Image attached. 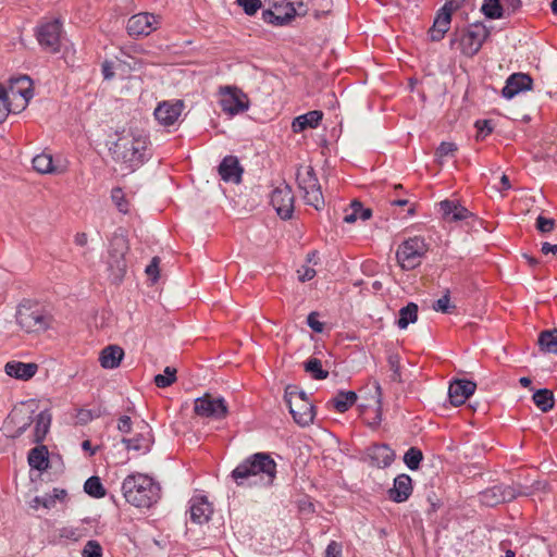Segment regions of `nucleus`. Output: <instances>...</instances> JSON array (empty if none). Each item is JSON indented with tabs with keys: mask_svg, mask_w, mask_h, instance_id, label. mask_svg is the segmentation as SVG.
<instances>
[{
	"mask_svg": "<svg viewBox=\"0 0 557 557\" xmlns=\"http://www.w3.org/2000/svg\"><path fill=\"white\" fill-rule=\"evenodd\" d=\"M148 134L139 128H127L116 133V140L109 148L112 159L122 171L132 173L150 158Z\"/></svg>",
	"mask_w": 557,
	"mask_h": 557,
	"instance_id": "obj_1",
	"label": "nucleus"
},
{
	"mask_svg": "<svg viewBox=\"0 0 557 557\" xmlns=\"http://www.w3.org/2000/svg\"><path fill=\"white\" fill-rule=\"evenodd\" d=\"M51 421L52 414L48 409L34 416V410L14 408L4 420L3 430L8 437L18 438L35 423L33 432L27 436L28 444H40L50 430Z\"/></svg>",
	"mask_w": 557,
	"mask_h": 557,
	"instance_id": "obj_2",
	"label": "nucleus"
},
{
	"mask_svg": "<svg viewBox=\"0 0 557 557\" xmlns=\"http://www.w3.org/2000/svg\"><path fill=\"white\" fill-rule=\"evenodd\" d=\"M238 486H272L276 478V462L268 453H255L244 459L232 472Z\"/></svg>",
	"mask_w": 557,
	"mask_h": 557,
	"instance_id": "obj_3",
	"label": "nucleus"
},
{
	"mask_svg": "<svg viewBox=\"0 0 557 557\" xmlns=\"http://www.w3.org/2000/svg\"><path fill=\"white\" fill-rule=\"evenodd\" d=\"M125 500L137 508H150L160 498V486L152 478L135 473L127 475L122 483Z\"/></svg>",
	"mask_w": 557,
	"mask_h": 557,
	"instance_id": "obj_4",
	"label": "nucleus"
},
{
	"mask_svg": "<svg viewBox=\"0 0 557 557\" xmlns=\"http://www.w3.org/2000/svg\"><path fill=\"white\" fill-rule=\"evenodd\" d=\"M16 323L27 334H40L52 326L53 317L38 301L23 300L16 310Z\"/></svg>",
	"mask_w": 557,
	"mask_h": 557,
	"instance_id": "obj_5",
	"label": "nucleus"
},
{
	"mask_svg": "<svg viewBox=\"0 0 557 557\" xmlns=\"http://www.w3.org/2000/svg\"><path fill=\"white\" fill-rule=\"evenodd\" d=\"M284 399L297 424L307 426L313 422L314 406L302 389H299L296 385H287Z\"/></svg>",
	"mask_w": 557,
	"mask_h": 557,
	"instance_id": "obj_6",
	"label": "nucleus"
},
{
	"mask_svg": "<svg viewBox=\"0 0 557 557\" xmlns=\"http://www.w3.org/2000/svg\"><path fill=\"white\" fill-rule=\"evenodd\" d=\"M308 4L304 0H294L286 2L285 0H269V9L262 12L264 22L275 25H284L288 23L295 15H306Z\"/></svg>",
	"mask_w": 557,
	"mask_h": 557,
	"instance_id": "obj_7",
	"label": "nucleus"
},
{
	"mask_svg": "<svg viewBox=\"0 0 557 557\" xmlns=\"http://www.w3.org/2000/svg\"><path fill=\"white\" fill-rule=\"evenodd\" d=\"M488 36V30L482 24H474L459 33H455L450 40L451 48L460 50L466 57H473L479 52Z\"/></svg>",
	"mask_w": 557,
	"mask_h": 557,
	"instance_id": "obj_8",
	"label": "nucleus"
},
{
	"mask_svg": "<svg viewBox=\"0 0 557 557\" xmlns=\"http://www.w3.org/2000/svg\"><path fill=\"white\" fill-rule=\"evenodd\" d=\"M5 100L13 109V113L22 112L34 96L33 82L24 75L10 79L8 87H4Z\"/></svg>",
	"mask_w": 557,
	"mask_h": 557,
	"instance_id": "obj_9",
	"label": "nucleus"
},
{
	"mask_svg": "<svg viewBox=\"0 0 557 557\" xmlns=\"http://www.w3.org/2000/svg\"><path fill=\"white\" fill-rule=\"evenodd\" d=\"M428 250L429 245L423 237L414 236L408 238L397 249L398 263L403 269H414L421 263Z\"/></svg>",
	"mask_w": 557,
	"mask_h": 557,
	"instance_id": "obj_10",
	"label": "nucleus"
},
{
	"mask_svg": "<svg viewBox=\"0 0 557 557\" xmlns=\"http://www.w3.org/2000/svg\"><path fill=\"white\" fill-rule=\"evenodd\" d=\"M196 416L211 420H223L228 416V406L223 397H214L209 393L194 401Z\"/></svg>",
	"mask_w": 557,
	"mask_h": 557,
	"instance_id": "obj_11",
	"label": "nucleus"
},
{
	"mask_svg": "<svg viewBox=\"0 0 557 557\" xmlns=\"http://www.w3.org/2000/svg\"><path fill=\"white\" fill-rule=\"evenodd\" d=\"M219 103L223 112L234 116L249 108L247 95L235 86H222L219 88Z\"/></svg>",
	"mask_w": 557,
	"mask_h": 557,
	"instance_id": "obj_12",
	"label": "nucleus"
},
{
	"mask_svg": "<svg viewBox=\"0 0 557 557\" xmlns=\"http://www.w3.org/2000/svg\"><path fill=\"white\" fill-rule=\"evenodd\" d=\"M129 250L128 239L122 233H114L109 244L108 264L112 274L116 277L123 276L126 271L125 256Z\"/></svg>",
	"mask_w": 557,
	"mask_h": 557,
	"instance_id": "obj_13",
	"label": "nucleus"
},
{
	"mask_svg": "<svg viewBox=\"0 0 557 557\" xmlns=\"http://www.w3.org/2000/svg\"><path fill=\"white\" fill-rule=\"evenodd\" d=\"M160 16L148 12L132 15L126 23V30L131 37H146L160 27Z\"/></svg>",
	"mask_w": 557,
	"mask_h": 557,
	"instance_id": "obj_14",
	"label": "nucleus"
},
{
	"mask_svg": "<svg viewBox=\"0 0 557 557\" xmlns=\"http://www.w3.org/2000/svg\"><path fill=\"white\" fill-rule=\"evenodd\" d=\"M298 181L299 187L304 190L306 203L314 207L317 210L321 209L324 205V199L313 169L308 168L305 173H299Z\"/></svg>",
	"mask_w": 557,
	"mask_h": 557,
	"instance_id": "obj_15",
	"label": "nucleus"
},
{
	"mask_svg": "<svg viewBox=\"0 0 557 557\" xmlns=\"http://www.w3.org/2000/svg\"><path fill=\"white\" fill-rule=\"evenodd\" d=\"M519 495H530L528 492L517 491L510 485H495L480 493V503L487 507H494L498 504L510 502Z\"/></svg>",
	"mask_w": 557,
	"mask_h": 557,
	"instance_id": "obj_16",
	"label": "nucleus"
},
{
	"mask_svg": "<svg viewBox=\"0 0 557 557\" xmlns=\"http://www.w3.org/2000/svg\"><path fill=\"white\" fill-rule=\"evenodd\" d=\"M271 205L282 219H290L294 212V194L285 183H281L271 193Z\"/></svg>",
	"mask_w": 557,
	"mask_h": 557,
	"instance_id": "obj_17",
	"label": "nucleus"
},
{
	"mask_svg": "<svg viewBox=\"0 0 557 557\" xmlns=\"http://www.w3.org/2000/svg\"><path fill=\"white\" fill-rule=\"evenodd\" d=\"M62 24L59 20L42 23L37 30V39L41 47L50 52H58L60 49V36Z\"/></svg>",
	"mask_w": 557,
	"mask_h": 557,
	"instance_id": "obj_18",
	"label": "nucleus"
},
{
	"mask_svg": "<svg viewBox=\"0 0 557 557\" xmlns=\"http://www.w3.org/2000/svg\"><path fill=\"white\" fill-rule=\"evenodd\" d=\"M184 108L183 100L162 101L154 109L153 115L159 124L172 126L181 116Z\"/></svg>",
	"mask_w": 557,
	"mask_h": 557,
	"instance_id": "obj_19",
	"label": "nucleus"
},
{
	"mask_svg": "<svg viewBox=\"0 0 557 557\" xmlns=\"http://www.w3.org/2000/svg\"><path fill=\"white\" fill-rule=\"evenodd\" d=\"M476 384L468 380H455L448 387V397L454 406L462 405L474 392Z\"/></svg>",
	"mask_w": 557,
	"mask_h": 557,
	"instance_id": "obj_20",
	"label": "nucleus"
},
{
	"mask_svg": "<svg viewBox=\"0 0 557 557\" xmlns=\"http://www.w3.org/2000/svg\"><path fill=\"white\" fill-rule=\"evenodd\" d=\"M33 169L40 174H63L66 172V165L59 160L54 161L52 156L47 152L39 153L33 158Z\"/></svg>",
	"mask_w": 557,
	"mask_h": 557,
	"instance_id": "obj_21",
	"label": "nucleus"
},
{
	"mask_svg": "<svg viewBox=\"0 0 557 557\" xmlns=\"http://www.w3.org/2000/svg\"><path fill=\"white\" fill-rule=\"evenodd\" d=\"M532 84L533 81L528 74L515 73L507 78L506 85L502 90V95L506 99H511L521 91L530 90L532 88Z\"/></svg>",
	"mask_w": 557,
	"mask_h": 557,
	"instance_id": "obj_22",
	"label": "nucleus"
},
{
	"mask_svg": "<svg viewBox=\"0 0 557 557\" xmlns=\"http://www.w3.org/2000/svg\"><path fill=\"white\" fill-rule=\"evenodd\" d=\"M38 371V364L35 362H22L17 360L8 361L4 364V372L8 376H11L21 381H28Z\"/></svg>",
	"mask_w": 557,
	"mask_h": 557,
	"instance_id": "obj_23",
	"label": "nucleus"
},
{
	"mask_svg": "<svg viewBox=\"0 0 557 557\" xmlns=\"http://www.w3.org/2000/svg\"><path fill=\"white\" fill-rule=\"evenodd\" d=\"M370 463L376 468H387L395 459L394 450L386 444H374L368 448Z\"/></svg>",
	"mask_w": 557,
	"mask_h": 557,
	"instance_id": "obj_24",
	"label": "nucleus"
},
{
	"mask_svg": "<svg viewBox=\"0 0 557 557\" xmlns=\"http://www.w3.org/2000/svg\"><path fill=\"white\" fill-rule=\"evenodd\" d=\"M412 493V480L408 474H399L394 479V485L388 491L389 498L395 503H403Z\"/></svg>",
	"mask_w": 557,
	"mask_h": 557,
	"instance_id": "obj_25",
	"label": "nucleus"
},
{
	"mask_svg": "<svg viewBox=\"0 0 557 557\" xmlns=\"http://www.w3.org/2000/svg\"><path fill=\"white\" fill-rule=\"evenodd\" d=\"M219 174L225 182L239 183L242 180L243 168L239 165L236 157L227 156L219 165Z\"/></svg>",
	"mask_w": 557,
	"mask_h": 557,
	"instance_id": "obj_26",
	"label": "nucleus"
},
{
	"mask_svg": "<svg viewBox=\"0 0 557 557\" xmlns=\"http://www.w3.org/2000/svg\"><path fill=\"white\" fill-rule=\"evenodd\" d=\"M451 11L445 10L443 7L438 10L433 26L430 29V36L433 41H440L444 38L451 23Z\"/></svg>",
	"mask_w": 557,
	"mask_h": 557,
	"instance_id": "obj_27",
	"label": "nucleus"
},
{
	"mask_svg": "<svg viewBox=\"0 0 557 557\" xmlns=\"http://www.w3.org/2000/svg\"><path fill=\"white\" fill-rule=\"evenodd\" d=\"M212 513L211 504L205 496L196 497L191 500L190 519L193 522L202 524L208 522Z\"/></svg>",
	"mask_w": 557,
	"mask_h": 557,
	"instance_id": "obj_28",
	"label": "nucleus"
},
{
	"mask_svg": "<svg viewBox=\"0 0 557 557\" xmlns=\"http://www.w3.org/2000/svg\"><path fill=\"white\" fill-rule=\"evenodd\" d=\"M124 357V350L117 345H109L100 351L99 362L103 369H115Z\"/></svg>",
	"mask_w": 557,
	"mask_h": 557,
	"instance_id": "obj_29",
	"label": "nucleus"
},
{
	"mask_svg": "<svg viewBox=\"0 0 557 557\" xmlns=\"http://www.w3.org/2000/svg\"><path fill=\"white\" fill-rule=\"evenodd\" d=\"M323 117L322 111L313 110L295 117L292 122L294 133H300L307 128H315Z\"/></svg>",
	"mask_w": 557,
	"mask_h": 557,
	"instance_id": "obj_30",
	"label": "nucleus"
},
{
	"mask_svg": "<svg viewBox=\"0 0 557 557\" xmlns=\"http://www.w3.org/2000/svg\"><path fill=\"white\" fill-rule=\"evenodd\" d=\"M444 218L449 221H462L470 216V212L459 203L444 200L440 203Z\"/></svg>",
	"mask_w": 557,
	"mask_h": 557,
	"instance_id": "obj_31",
	"label": "nucleus"
},
{
	"mask_svg": "<svg viewBox=\"0 0 557 557\" xmlns=\"http://www.w3.org/2000/svg\"><path fill=\"white\" fill-rule=\"evenodd\" d=\"M122 443L125 445V448L127 450L133 449L136 451L147 453L150 450L152 444V436L150 432H147L146 434L139 433L132 438L124 437L122 440Z\"/></svg>",
	"mask_w": 557,
	"mask_h": 557,
	"instance_id": "obj_32",
	"label": "nucleus"
},
{
	"mask_svg": "<svg viewBox=\"0 0 557 557\" xmlns=\"http://www.w3.org/2000/svg\"><path fill=\"white\" fill-rule=\"evenodd\" d=\"M372 211L369 208H363L362 203L354 200L350 203V207L345 211L344 222L351 224L356 222L358 219L362 221H367L371 218Z\"/></svg>",
	"mask_w": 557,
	"mask_h": 557,
	"instance_id": "obj_33",
	"label": "nucleus"
},
{
	"mask_svg": "<svg viewBox=\"0 0 557 557\" xmlns=\"http://www.w3.org/2000/svg\"><path fill=\"white\" fill-rule=\"evenodd\" d=\"M48 449L44 445L32 448L28 453V463L33 469L45 470L48 468Z\"/></svg>",
	"mask_w": 557,
	"mask_h": 557,
	"instance_id": "obj_34",
	"label": "nucleus"
},
{
	"mask_svg": "<svg viewBox=\"0 0 557 557\" xmlns=\"http://www.w3.org/2000/svg\"><path fill=\"white\" fill-rule=\"evenodd\" d=\"M357 394L354 391H339L332 399V404L336 411L343 413L357 401Z\"/></svg>",
	"mask_w": 557,
	"mask_h": 557,
	"instance_id": "obj_35",
	"label": "nucleus"
},
{
	"mask_svg": "<svg viewBox=\"0 0 557 557\" xmlns=\"http://www.w3.org/2000/svg\"><path fill=\"white\" fill-rule=\"evenodd\" d=\"M537 343L542 351L557 354V329L541 332Z\"/></svg>",
	"mask_w": 557,
	"mask_h": 557,
	"instance_id": "obj_36",
	"label": "nucleus"
},
{
	"mask_svg": "<svg viewBox=\"0 0 557 557\" xmlns=\"http://www.w3.org/2000/svg\"><path fill=\"white\" fill-rule=\"evenodd\" d=\"M418 305L416 302H409L407 306L399 310V319L397 326L400 330L407 329L410 323H414L418 320Z\"/></svg>",
	"mask_w": 557,
	"mask_h": 557,
	"instance_id": "obj_37",
	"label": "nucleus"
},
{
	"mask_svg": "<svg viewBox=\"0 0 557 557\" xmlns=\"http://www.w3.org/2000/svg\"><path fill=\"white\" fill-rule=\"evenodd\" d=\"M532 398L536 407L543 412L553 409L555 404L553 392L547 388L536 391Z\"/></svg>",
	"mask_w": 557,
	"mask_h": 557,
	"instance_id": "obj_38",
	"label": "nucleus"
},
{
	"mask_svg": "<svg viewBox=\"0 0 557 557\" xmlns=\"http://www.w3.org/2000/svg\"><path fill=\"white\" fill-rule=\"evenodd\" d=\"M304 367L314 380H324L329 376V371L322 369V362L318 358H309Z\"/></svg>",
	"mask_w": 557,
	"mask_h": 557,
	"instance_id": "obj_39",
	"label": "nucleus"
},
{
	"mask_svg": "<svg viewBox=\"0 0 557 557\" xmlns=\"http://www.w3.org/2000/svg\"><path fill=\"white\" fill-rule=\"evenodd\" d=\"M84 491L91 497L101 498L106 495L103 487L98 476H90L85 481Z\"/></svg>",
	"mask_w": 557,
	"mask_h": 557,
	"instance_id": "obj_40",
	"label": "nucleus"
},
{
	"mask_svg": "<svg viewBox=\"0 0 557 557\" xmlns=\"http://www.w3.org/2000/svg\"><path fill=\"white\" fill-rule=\"evenodd\" d=\"M482 11L488 18L505 17L500 0H484Z\"/></svg>",
	"mask_w": 557,
	"mask_h": 557,
	"instance_id": "obj_41",
	"label": "nucleus"
},
{
	"mask_svg": "<svg viewBox=\"0 0 557 557\" xmlns=\"http://www.w3.org/2000/svg\"><path fill=\"white\" fill-rule=\"evenodd\" d=\"M422 459V451L417 447H410L404 455V462L410 470H418Z\"/></svg>",
	"mask_w": 557,
	"mask_h": 557,
	"instance_id": "obj_42",
	"label": "nucleus"
},
{
	"mask_svg": "<svg viewBox=\"0 0 557 557\" xmlns=\"http://www.w3.org/2000/svg\"><path fill=\"white\" fill-rule=\"evenodd\" d=\"M153 381L154 384L160 388H165L172 385L176 381V369L166 367L164 369V374H157Z\"/></svg>",
	"mask_w": 557,
	"mask_h": 557,
	"instance_id": "obj_43",
	"label": "nucleus"
},
{
	"mask_svg": "<svg viewBox=\"0 0 557 557\" xmlns=\"http://www.w3.org/2000/svg\"><path fill=\"white\" fill-rule=\"evenodd\" d=\"M306 4L311 5V10L313 11V15L315 18H320L325 16L331 12L332 9V0H314V1H306Z\"/></svg>",
	"mask_w": 557,
	"mask_h": 557,
	"instance_id": "obj_44",
	"label": "nucleus"
},
{
	"mask_svg": "<svg viewBox=\"0 0 557 557\" xmlns=\"http://www.w3.org/2000/svg\"><path fill=\"white\" fill-rule=\"evenodd\" d=\"M374 388H375V395H376V409H375V416L371 422H369V425L371 428H376L380 425L382 421V398H383V391L382 386L379 381H374Z\"/></svg>",
	"mask_w": 557,
	"mask_h": 557,
	"instance_id": "obj_45",
	"label": "nucleus"
},
{
	"mask_svg": "<svg viewBox=\"0 0 557 557\" xmlns=\"http://www.w3.org/2000/svg\"><path fill=\"white\" fill-rule=\"evenodd\" d=\"M457 151V146L450 141H443L436 149L435 156L440 164H442L447 158L454 157Z\"/></svg>",
	"mask_w": 557,
	"mask_h": 557,
	"instance_id": "obj_46",
	"label": "nucleus"
},
{
	"mask_svg": "<svg viewBox=\"0 0 557 557\" xmlns=\"http://www.w3.org/2000/svg\"><path fill=\"white\" fill-rule=\"evenodd\" d=\"M449 290L446 289L445 294L433 302L432 309L436 312L442 313H451L456 306L450 302V295Z\"/></svg>",
	"mask_w": 557,
	"mask_h": 557,
	"instance_id": "obj_47",
	"label": "nucleus"
},
{
	"mask_svg": "<svg viewBox=\"0 0 557 557\" xmlns=\"http://www.w3.org/2000/svg\"><path fill=\"white\" fill-rule=\"evenodd\" d=\"M111 199L120 212L127 213L129 211L128 202L125 200L124 193L121 188L112 189Z\"/></svg>",
	"mask_w": 557,
	"mask_h": 557,
	"instance_id": "obj_48",
	"label": "nucleus"
},
{
	"mask_svg": "<svg viewBox=\"0 0 557 557\" xmlns=\"http://www.w3.org/2000/svg\"><path fill=\"white\" fill-rule=\"evenodd\" d=\"M83 557H102V547L101 545L95 541H88L82 552Z\"/></svg>",
	"mask_w": 557,
	"mask_h": 557,
	"instance_id": "obj_49",
	"label": "nucleus"
},
{
	"mask_svg": "<svg viewBox=\"0 0 557 557\" xmlns=\"http://www.w3.org/2000/svg\"><path fill=\"white\" fill-rule=\"evenodd\" d=\"M236 3L250 16L255 15L262 7L261 0H236Z\"/></svg>",
	"mask_w": 557,
	"mask_h": 557,
	"instance_id": "obj_50",
	"label": "nucleus"
},
{
	"mask_svg": "<svg viewBox=\"0 0 557 557\" xmlns=\"http://www.w3.org/2000/svg\"><path fill=\"white\" fill-rule=\"evenodd\" d=\"M10 113H13V109L5 100L4 86L0 84V123H2Z\"/></svg>",
	"mask_w": 557,
	"mask_h": 557,
	"instance_id": "obj_51",
	"label": "nucleus"
},
{
	"mask_svg": "<svg viewBox=\"0 0 557 557\" xmlns=\"http://www.w3.org/2000/svg\"><path fill=\"white\" fill-rule=\"evenodd\" d=\"M555 226V221L549 218H545L543 215H539L536 219V228L542 233H548L553 231Z\"/></svg>",
	"mask_w": 557,
	"mask_h": 557,
	"instance_id": "obj_52",
	"label": "nucleus"
},
{
	"mask_svg": "<svg viewBox=\"0 0 557 557\" xmlns=\"http://www.w3.org/2000/svg\"><path fill=\"white\" fill-rule=\"evenodd\" d=\"M505 16L516 13L521 8V0H500Z\"/></svg>",
	"mask_w": 557,
	"mask_h": 557,
	"instance_id": "obj_53",
	"label": "nucleus"
},
{
	"mask_svg": "<svg viewBox=\"0 0 557 557\" xmlns=\"http://www.w3.org/2000/svg\"><path fill=\"white\" fill-rule=\"evenodd\" d=\"M388 364L393 372L392 380L399 381L400 380V362L399 357L397 355H391L388 357Z\"/></svg>",
	"mask_w": 557,
	"mask_h": 557,
	"instance_id": "obj_54",
	"label": "nucleus"
},
{
	"mask_svg": "<svg viewBox=\"0 0 557 557\" xmlns=\"http://www.w3.org/2000/svg\"><path fill=\"white\" fill-rule=\"evenodd\" d=\"M34 503L36 504V506L40 505L47 509H50V508H53L55 506V498L52 497V493L51 494H46L44 496H36L34 498Z\"/></svg>",
	"mask_w": 557,
	"mask_h": 557,
	"instance_id": "obj_55",
	"label": "nucleus"
},
{
	"mask_svg": "<svg viewBox=\"0 0 557 557\" xmlns=\"http://www.w3.org/2000/svg\"><path fill=\"white\" fill-rule=\"evenodd\" d=\"M475 127L478 128V137L484 138L493 131V125L488 120L476 121Z\"/></svg>",
	"mask_w": 557,
	"mask_h": 557,
	"instance_id": "obj_56",
	"label": "nucleus"
},
{
	"mask_svg": "<svg viewBox=\"0 0 557 557\" xmlns=\"http://www.w3.org/2000/svg\"><path fill=\"white\" fill-rule=\"evenodd\" d=\"M159 264L160 259L158 257H153L150 263L146 267L145 273L151 278H158L160 274Z\"/></svg>",
	"mask_w": 557,
	"mask_h": 557,
	"instance_id": "obj_57",
	"label": "nucleus"
},
{
	"mask_svg": "<svg viewBox=\"0 0 557 557\" xmlns=\"http://www.w3.org/2000/svg\"><path fill=\"white\" fill-rule=\"evenodd\" d=\"M308 325L317 333L323 332L324 325L322 322L318 320V313L311 312L307 317Z\"/></svg>",
	"mask_w": 557,
	"mask_h": 557,
	"instance_id": "obj_58",
	"label": "nucleus"
},
{
	"mask_svg": "<svg viewBox=\"0 0 557 557\" xmlns=\"http://www.w3.org/2000/svg\"><path fill=\"white\" fill-rule=\"evenodd\" d=\"M325 557H342V545L331 541L325 549Z\"/></svg>",
	"mask_w": 557,
	"mask_h": 557,
	"instance_id": "obj_59",
	"label": "nucleus"
},
{
	"mask_svg": "<svg viewBox=\"0 0 557 557\" xmlns=\"http://www.w3.org/2000/svg\"><path fill=\"white\" fill-rule=\"evenodd\" d=\"M117 429L122 433H129L132 431L131 417L122 416L117 421Z\"/></svg>",
	"mask_w": 557,
	"mask_h": 557,
	"instance_id": "obj_60",
	"label": "nucleus"
},
{
	"mask_svg": "<svg viewBox=\"0 0 557 557\" xmlns=\"http://www.w3.org/2000/svg\"><path fill=\"white\" fill-rule=\"evenodd\" d=\"M60 536L76 541L78 539V532L76 529L63 528L60 530Z\"/></svg>",
	"mask_w": 557,
	"mask_h": 557,
	"instance_id": "obj_61",
	"label": "nucleus"
},
{
	"mask_svg": "<svg viewBox=\"0 0 557 557\" xmlns=\"http://www.w3.org/2000/svg\"><path fill=\"white\" fill-rule=\"evenodd\" d=\"M102 75L104 79H111L114 76L113 66L111 62L106 61L102 64Z\"/></svg>",
	"mask_w": 557,
	"mask_h": 557,
	"instance_id": "obj_62",
	"label": "nucleus"
},
{
	"mask_svg": "<svg viewBox=\"0 0 557 557\" xmlns=\"http://www.w3.org/2000/svg\"><path fill=\"white\" fill-rule=\"evenodd\" d=\"M463 2H465V0H446L443 8H445V10H449V11L454 12V11L458 10Z\"/></svg>",
	"mask_w": 557,
	"mask_h": 557,
	"instance_id": "obj_63",
	"label": "nucleus"
},
{
	"mask_svg": "<svg viewBox=\"0 0 557 557\" xmlns=\"http://www.w3.org/2000/svg\"><path fill=\"white\" fill-rule=\"evenodd\" d=\"M74 243H75V245H77L79 247H85L88 243L87 234L84 232L76 233L74 236Z\"/></svg>",
	"mask_w": 557,
	"mask_h": 557,
	"instance_id": "obj_64",
	"label": "nucleus"
}]
</instances>
